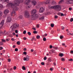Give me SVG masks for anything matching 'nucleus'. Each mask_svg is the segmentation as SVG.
I'll list each match as a JSON object with an SVG mask.
<instances>
[{
    "mask_svg": "<svg viewBox=\"0 0 73 73\" xmlns=\"http://www.w3.org/2000/svg\"><path fill=\"white\" fill-rule=\"evenodd\" d=\"M20 3V1L19 0H15L14 1V4L12 3H10L7 5V7H11L14 10L17 11L19 9L16 7L17 6H19Z\"/></svg>",
    "mask_w": 73,
    "mask_h": 73,
    "instance_id": "f257e3e1",
    "label": "nucleus"
},
{
    "mask_svg": "<svg viewBox=\"0 0 73 73\" xmlns=\"http://www.w3.org/2000/svg\"><path fill=\"white\" fill-rule=\"evenodd\" d=\"M38 17V15L37 14H31V15L30 18L31 20H34L37 19Z\"/></svg>",
    "mask_w": 73,
    "mask_h": 73,
    "instance_id": "f03ea898",
    "label": "nucleus"
},
{
    "mask_svg": "<svg viewBox=\"0 0 73 73\" xmlns=\"http://www.w3.org/2000/svg\"><path fill=\"white\" fill-rule=\"evenodd\" d=\"M50 9H57L58 11H60L61 9V7L60 6L57 5L56 6H52L50 7Z\"/></svg>",
    "mask_w": 73,
    "mask_h": 73,
    "instance_id": "7ed1b4c3",
    "label": "nucleus"
},
{
    "mask_svg": "<svg viewBox=\"0 0 73 73\" xmlns=\"http://www.w3.org/2000/svg\"><path fill=\"white\" fill-rule=\"evenodd\" d=\"M19 27V24L15 23L12 26H11L10 27V28H12V30L13 31H15V29H16V28H18Z\"/></svg>",
    "mask_w": 73,
    "mask_h": 73,
    "instance_id": "20e7f679",
    "label": "nucleus"
},
{
    "mask_svg": "<svg viewBox=\"0 0 73 73\" xmlns=\"http://www.w3.org/2000/svg\"><path fill=\"white\" fill-rule=\"evenodd\" d=\"M4 24V20H2L0 23V29H3V26Z\"/></svg>",
    "mask_w": 73,
    "mask_h": 73,
    "instance_id": "39448f33",
    "label": "nucleus"
},
{
    "mask_svg": "<svg viewBox=\"0 0 73 73\" xmlns=\"http://www.w3.org/2000/svg\"><path fill=\"white\" fill-rule=\"evenodd\" d=\"M25 15L26 18H29L30 17V15L29 13L26 12L25 13Z\"/></svg>",
    "mask_w": 73,
    "mask_h": 73,
    "instance_id": "423d86ee",
    "label": "nucleus"
},
{
    "mask_svg": "<svg viewBox=\"0 0 73 73\" xmlns=\"http://www.w3.org/2000/svg\"><path fill=\"white\" fill-rule=\"evenodd\" d=\"M37 12V10L36 9H33L32 10L31 13V15H36V13Z\"/></svg>",
    "mask_w": 73,
    "mask_h": 73,
    "instance_id": "0eeeda50",
    "label": "nucleus"
},
{
    "mask_svg": "<svg viewBox=\"0 0 73 73\" xmlns=\"http://www.w3.org/2000/svg\"><path fill=\"white\" fill-rule=\"evenodd\" d=\"M45 11V9L43 7H41L40 8L39 12L40 13H43V12Z\"/></svg>",
    "mask_w": 73,
    "mask_h": 73,
    "instance_id": "6e6552de",
    "label": "nucleus"
},
{
    "mask_svg": "<svg viewBox=\"0 0 73 73\" xmlns=\"http://www.w3.org/2000/svg\"><path fill=\"white\" fill-rule=\"evenodd\" d=\"M24 61H29V56L28 55L26 56V58H25L24 59Z\"/></svg>",
    "mask_w": 73,
    "mask_h": 73,
    "instance_id": "1a4fd4ad",
    "label": "nucleus"
},
{
    "mask_svg": "<svg viewBox=\"0 0 73 73\" xmlns=\"http://www.w3.org/2000/svg\"><path fill=\"white\" fill-rule=\"evenodd\" d=\"M11 17H8L7 18V21L8 23H10L11 21Z\"/></svg>",
    "mask_w": 73,
    "mask_h": 73,
    "instance_id": "9d476101",
    "label": "nucleus"
},
{
    "mask_svg": "<svg viewBox=\"0 0 73 73\" xmlns=\"http://www.w3.org/2000/svg\"><path fill=\"white\" fill-rule=\"evenodd\" d=\"M32 4L34 6H35V5H36L37 4V2H36V1L33 0L32 1Z\"/></svg>",
    "mask_w": 73,
    "mask_h": 73,
    "instance_id": "9b49d317",
    "label": "nucleus"
},
{
    "mask_svg": "<svg viewBox=\"0 0 73 73\" xmlns=\"http://www.w3.org/2000/svg\"><path fill=\"white\" fill-rule=\"evenodd\" d=\"M16 15V12L15 11H13L11 13V15L12 16H15V15Z\"/></svg>",
    "mask_w": 73,
    "mask_h": 73,
    "instance_id": "f8f14e48",
    "label": "nucleus"
},
{
    "mask_svg": "<svg viewBox=\"0 0 73 73\" xmlns=\"http://www.w3.org/2000/svg\"><path fill=\"white\" fill-rule=\"evenodd\" d=\"M31 2V0H26L25 1V3H26V5H28L29 3Z\"/></svg>",
    "mask_w": 73,
    "mask_h": 73,
    "instance_id": "ddd939ff",
    "label": "nucleus"
},
{
    "mask_svg": "<svg viewBox=\"0 0 73 73\" xmlns=\"http://www.w3.org/2000/svg\"><path fill=\"white\" fill-rule=\"evenodd\" d=\"M9 12V10L8 9H6L4 11V13L5 15H7Z\"/></svg>",
    "mask_w": 73,
    "mask_h": 73,
    "instance_id": "4468645a",
    "label": "nucleus"
},
{
    "mask_svg": "<svg viewBox=\"0 0 73 73\" xmlns=\"http://www.w3.org/2000/svg\"><path fill=\"white\" fill-rule=\"evenodd\" d=\"M59 56H60V57H62V56H64V54L62 53H60L59 54Z\"/></svg>",
    "mask_w": 73,
    "mask_h": 73,
    "instance_id": "2eb2a0df",
    "label": "nucleus"
},
{
    "mask_svg": "<svg viewBox=\"0 0 73 73\" xmlns=\"http://www.w3.org/2000/svg\"><path fill=\"white\" fill-rule=\"evenodd\" d=\"M39 20H43L44 19V17H42L41 18H39Z\"/></svg>",
    "mask_w": 73,
    "mask_h": 73,
    "instance_id": "dca6fc26",
    "label": "nucleus"
},
{
    "mask_svg": "<svg viewBox=\"0 0 73 73\" xmlns=\"http://www.w3.org/2000/svg\"><path fill=\"white\" fill-rule=\"evenodd\" d=\"M22 69L23 70H26V68H25V67L24 66H23L22 67Z\"/></svg>",
    "mask_w": 73,
    "mask_h": 73,
    "instance_id": "f3484780",
    "label": "nucleus"
},
{
    "mask_svg": "<svg viewBox=\"0 0 73 73\" xmlns=\"http://www.w3.org/2000/svg\"><path fill=\"white\" fill-rule=\"evenodd\" d=\"M23 16L21 15L19 17H18V18H19L20 20H21V19H23Z\"/></svg>",
    "mask_w": 73,
    "mask_h": 73,
    "instance_id": "a211bd4d",
    "label": "nucleus"
},
{
    "mask_svg": "<svg viewBox=\"0 0 73 73\" xmlns=\"http://www.w3.org/2000/svg\"><path fill=\"white\" fill-rule=\"evenodd\" d=\"M36 38L37 39H40V35H37Z\"/></svg>",
    "mask_w": 73,
    "mask_h": 73,
    "instance_id": "6ab92c4d",
    "label": "nucleus"
},
{
    "mask_svg": "<svg viewBox=\"0 0 73 73\" xmlns=\"http://www.w3.org/2000/svg\"><path fill=\"white\" fill-rule=\"evenodd\" d=\"M31 40L32 41H33V40H35L36 41V39H35V37L33 36Z\"/></svg>",
    "mask_w": 73,
    "mask_h": 73,
    "instance_id": "aec40b11",
    "label": "nucleus"
},
{
    "mask_svg": "<svg viewBox=\"0 0 73 73\" xmlns=\"http://www.w3.org/2000/svg\"><path fill=\"white\" fill-rule=\"evenodd\" d=\"M62 2H64V0H61L59 2V4H61V3H62Z\"/></svg>",
    "mask_w": 73,
    "mask_h": 73,
    "instance_id": "412c9836",
    "label": "nucleus"
},
{
    "mask_svg": "<svg viewBox=\"0 0 73 73\" xmlns=\"http://www.w3.org/2000/svg\"><path fill=\"white\" fill-rule=\"evenodd\" d=\"M2 15H3V12L1 11H0V17H1Z\"/></svg>",
    "mask_w": 73,
    "mask_h": 73,
    "instance_id": "4be33fe9",
    "label": "nucleus"
},
{
    "mask_svg": "<svg viewBox=\"0 0 73 73\" xmlns=\"http://www.w3.org/2000/svg\"><path fill=\"white\" fill-rule=\"evenodd\" d=\"M3 42H0V45L1 46V45H3Z\"/></svg>",
    "mask_w": 73,
    "mask_h": 73,
    "instance_id": "5701e85b",
    "label": "nucleus"
},
{
    "mask_svg": "<svg viewBox=\"0 0 73 73\" xmlns=\"http://www.w3.org/2000/svg\"><path fill=\"white\" fill-rule=\"evenodd\" d=\"M54 24H51L50 26L51 27L53 28V27H54Z\"/></svg>",
    "mask_w": 73,
    "mask_h": 73,
    "instance_id": "b1692460",
    "label": "nucleus"
},
{
    "mask_svg": "<svg viewBox=\"0 0 73 73\" xmlns=\"http://www.w3.org/2000/svg\"><path fill=\"white\" fill-rule=\"evenodd\" d=\"M1 40H2V42H6V41H5V40L4 39H2Z\"/></svg>",
    "mask_w": 73,
    "mask_h": 73,
    "instance_id": "393cba45",
    "label": "nucleus"
},
{
    "mask_svg": "<svg viewBox=\"0 0 73 73\" xmlns=\"http://www.w3.org/2000/svg\"><path fill=\"white\" fill-rule=\"evenodd\" d=\"M48 61H49V62H51V58H49L48 59Z\"/></svg>",
    "mask_w": 73,
    "mask_h": 73,
    "instance_id": "a878e982",
    "label": "nucleus"
},
{
    "mask_svg": "<svg viewBox=\"0 0 73 73\" xmlns=\"http://www.w3.org/2000/svg\"><path fill=\"white\" fill-rule=\"evenodd\" d=\"M56 4V2L54 1L52 2V5H54Z\"/></svg>",
    "mask_w": 73,
    "mask_h": 73,
    "instance_id": "bb28decb",
    "label": "nucleus"
},
{
    "mask_svg": "<svg viewBox=\"0 0 73 73\" xmlns=\"http://www.w3.org/2000/svg\"><path fill=\"white\" fill-rule=\"evenodd\" d=\"M53 48H54V49H56V50H57V49H58V47H53Z\"/></svg>",
    "mask_w": 73,
    "mask_h": 73,
    "instance_id": "cd10ccee",
    "label": "nucleus"
},
{
    "mask_svg": "<svg viewBox=\"0 0 73 73\" xmlns=\"http://www.w3.org/2000/svg\"><path fill=\"white\" fill-rule=\"evenodd\" d=\"M4 35H8V32H6Z\"/></svg>",
    "mask_w": 73,
    "mask_h": 73,
    "instance_id": "c85d7f7f",
    "label": "nucleus"
},
{
    "mask_svg": "<svg viewBox=\"0 0 73 73\" xmlns=\"http://www.w3.org/2000/svg\"><path fill=\"white\" fill-rule=\"evenodd\" d=\"M43 40L44 41H46V38H43Z\"/></svg>",
    "mask_w": 73,
    "mask_h": 73,
    "instance_id": "c756f323",
    "label": "nucleus"
},
{
    "mask_svg": "<svg viewBox=\"0 0 73 73\" xmlns=\"http://www.w3.org/2000/svg\"><path fill=\"white\" fill-rule=\"evenodd\" d=\"M17 44H18V45H20V42L19 41H18L17 42Z\"/></svg>",
    "mask_w": 73,
    "mask_h": 73,
    "instance_id": "7c9ffc66",
    "label": "nucleus"
},
{
    "mask_svg": "<svg viewBox=\"0 0 73 73\" xmlns=\"http://www.w3.org/2000/svg\"><path fill=\"white\" fill-rule=\"evenodd\" d=\"M3 8V6L2 5L0 4V8Z\"/></svg>",
    "mask_w": 73,
    "mask_h": 73,
    "instance_id": "2f4dec72",
    "label": "nucleus"
},
{
    "mask_svg": "<svg viewBox=\"0 0 73 73\" xmlns=\"http://www.w3.org/2000/svg\"><path fill=\"white\" fill-rule=\"evenodd\" d=\"M51 52L52 53H54V52H55V50H51Z\"/></svg>",
    "mask_w": 73,
    "mask_h": 73,
    "instance_id": "473e14b6",
    "label": "nucleus"
},
{
    "mask_svg": "<svg viewBox=\"0 0 73 73\" xmlns=\"http://www.w3.org/2000/svg\"><path fill=\"white\" fill-rule=\"evenodd\" d=\"M27 34L29 36H31V32H28Z\"/></svg>",
    "mask_w": 73,
    "mask_h": 73,
    "instance_id": "72a5a7b5",
    "label": "nucleus"
},
{
    "mask_svg": "<svg viewBox=\"0 0 73 73\" xmlns=\"http://www.w3.org/2000/svg\"><path fill=\"white\" fill-rule=\"evenodd\" d=\"M67 34L68 35H71V33H70V32H68L67 33Z\"/></svg>",
    "mask_w": 73,
    "mask_h": 73,
    "instance_id": "f704fd0d",
    "label": "nucleus"
},
{
    "mask_svg": "<svg viewBox=\"0 0 73 73\" xmlns=\"http://www.w3.org/2000/svg\"><path fill=\"white\" fill-rule=\"evenodd\" d=\"M41 64L42 65H44L45 64L44 63V62H42L41 63Z\"/></svg>",
    "mask_w": 73,
    "mask_h": 73,
    "instance_id": "c9c22d12",
    "label": "nucleus"
},
{
    "mask_svg": "<svg viewBox=\"0 0 73 73\" xmlns=\"http://www.w3.org/2000/svg\"><path fill=\"white\" fill-rule=\"evenodd\" d=\"M73 21V18H71L70 19V21L71 22H72Z\"/></svg>",
    "mask_w": 73,
    "mask_h": 73,
    "instance_id": "e433bc0d",
    "label": "nucleus"
},
{
    "mask_svg": "<svg viewBox=\"0 0 73 73\" xmlns=\"http://www.w3.org/2000/svg\"><path fill=\"white\" fill-rule=\"evenodd\" d=\"M11 59L9 58L8 59V62H11Z\"/></svg>",
    "mask_w": 73,
    "mask_h": 73,
    "instance_id": "4c0bfd02",
    "label": "nucleus"
},
{
    "mask_svg": "<svg viewBox=\"0 0 73 73\" xmlns=\"http://www.w3.org/2000/svg\"><path fill=\"white\" fill-rule=\"evenodd\" d=\"M9 40H10V39H9V38H7L6 40V41H9Z\"/></svg>",
    "mask_w": 73,
    "mask_h": 73,
    "instance_id": "58836bf2",
    "label": "nucleus"
},
{
    "mask_svg": "<svg viewBox=\"0 0 73 73\" xmlns=\"http://www.w3.org/2000/svg\"><path fill=\"white\" fill-rule=\"evenodd\" d=\"M55 19H57L58 18V16L57 15H55L54 16Z\"/></svg>",
    "mask_w": 73,
    "mask_h": 73,
    "instance_id": "ea45409f",
    "label": "nucleus"
},
{
    "mask_svg": "<svg viewBox=\"0 0 73 73\" xmlns=\"http://www.w3.org/2000/svg\"><path fill=\"white\" fill-rule=\"evenodd\" d=\"M23 33L24 35L26 34V31L25 30L23 32Z\"/></svg>",
    "mask_w": 73,
    "mask_h": 73,
    "instance_id": "a19ab883",
    "label": "nucleus"
},
{
    "mask_svg": "<svg viewBox=\"0 0 73 73\" xmlns=\"http://www.w3.org/2000/svg\"><path fill=\"white\" fill-rule=\"evenodd\" d=\"M17 68L16 67V66H15L13 67V69H14V70H15V69H16Z\"/></svg>",
    "mask_w": 73,
    "mask_h": 73,
    "instance_id": "79ce46f5",
    "label": "nucleus"
},
{
    "mask_svg": "<svg viewBox=\"0 0 73 73\" xmlns=\"http://www.w3.org/2000/svg\"><path fill=\"white\" fill-rule=\"evenodd\" d=\"M33 33H34V34H36L37 33V31H34L33 32Z\"/></svg>",
    "mask_w": 73,
    "mask_h": 73,
    "instance_id": "37998d69",
    "label": "nucleus"
},
{
    "mask_svg": "<svg viewBox=\"0 0 73 73\" xmlns=\"http://www.w3.org/2000/svg\"><path fill=\"white\" fill-rule=\"evenodd\" d=\"M61 60L62 61H65V59L64 58H62Z\"/></svg>",
    "mask_w": 73,
    "mask_h": 73,
    "instance_id": "c03bdc74",
    "label": "nucleus"
},
{
    "mask_svg": "<svg viewBox=\"0 0 73 73\" xmlns=\"http://www.w3.org/2000/svg\"><path fill=\"white\" fill-rule=\"evenodd\" d=\"M15 52H17V51H18V49L17 48H15Z\"/></svg>",
    "mask_w": 73,
    "mask_h": 73,
    "instance_id": "a18cd8bd",
    "label": "nucleus"
},
{
    "mask_svg": "<svg viewBox=\"0 0 73 73\" xmlns=\"http://www.w3.org/2000/svg\"><path fill=\"white\" fill-rule=\"evenodd\" d=\"M3 33V31L1 30H0V36H1V34Z\"/></svg>",
    "mask_w": 73,
    "mask_h": 73,
    "instance_id": "49530a36",
    "label": "nucleus"
},
{
    "mask_svg": "<svg viewBox=\"0 0 73 73\" xmlns=\"http://www.w3.org/2000/svg\"><path fill=\"white\" fill-rule=\"evenodd\" d=\"M44 60H46V57H44Z\"/></svg>",
    "mask_w": 73,
    "mask_h": 73,
    "instance_id": "de8ad7c7",
    "label": "nucleus"
},
{
    "mask_svg": "<svg viewBox=\"0 0 73 73\" xmlns=\"http://www.w3.org/2000/svg\"><path fill=\"white\" fill-rule=\"evenodd\" d=\"M60 39H62V38H63V36H60Z\"/></svg>",
    "mask_w": 73,
    "mask_h": 73,
    "instance_id": "09e8293b",
    "label": "nucleus"
},
{
    "mask_svg": "<svg viewBox=\"0 0 73 73\" xmlns=\"http://www.w3.org/2000/svg\"><path fill=\"white\" fill-rule=\"evenodd\" d=\"M31 7V6H28L27 7V8H30Z\"/></svg>",
    "mask_w": 73,
    "mask_h": 73,
    "instance_id": "8fccbe9b",
    "label": "nucleus"
},
{
    "mask_svg": "<svg viewBox=\"0 0 73 73\" xmlns=\"http://www.w3.org/2000/svg\"><path fill=\"white\" fill-rule=\"evenodd\" d=\"M23 54L25 55H26L27 54V52H23Z\"/></svg>",
    "mask_w": 73,
    "mask_h": 73,
    "instance_id": "3c124183",
    "label": "nucleus"
},
{
    "mask_svg": "<svg viewBox=\"0 0 73 73\" xmlns=\"http://www.w3.org/2000/svg\"><path fill=\"white\" fill-rule=\"evenodd\" d=\"M32 29H33L34 31H36V28L35 27L34 28H32Z\"/></svg>",
    "mask_w": 73,
    "mask_h": 73,
    "instance_id": "603ef678",
    "label": "nucleus"
},
{
    "mask_svg": "<svg viewBox=\"0 0 73 73\" xmlns=\"http://www.w3.org/2000/svg\"><path fill=\"white\" fill-rule=\"evenodd\" d=\"M69 61H73V59L71 58V59H70L69 60Z\"/></svg>",
    "mask_w": 73,
    "mask_h": 73,
    "instance_id": "864d4df0",
    "label": "nucleus"
},
{
    "mask_svg": "<svg viewBox=\"0 0 73 73\" xmlns=\"http://www.w3.org/2000/svg\"><path fill=\"white\" fill-rule=\"evenodd\" d=\"M64 27H61V29L62 30H64Z\"/></svg>",
    "mask_w": 73,
    "mask_h": 73,
    "instance_id": "5fc2aeb1",
    "label": "nucleus"
},
{
    "mask_svg": "<svg viewBox=\"0 0 73 73\" xmlns=\"http://www.w3.org/2000/svg\"><path fill=\"white\" fill-rule=\"evenodd\" d=\"M15 32L16 33H18V31L17 30H15Z\"/></svg>",
    "mask_w": 73,
    "mask_h": 73,
    "instance_id": "6e6d98bb",
    "label": "nucleus"
},
{
    "mask_svg": "<svg viewBox=\"0 0 73 73\" xmlns=\"http://www.w3.org/2000/svg\"><path fill=\"white\" fill-rule=\"evenodd\" d=\"M53 47V46H52V45H50V49H51V48H52Z\"/></svg>",
    "mask_w": 73,
    "mask_h": 73,
    "instance_id": "4d7b16f0",
    "label": "nucleus"
},
{
    "mask_svg": "<svg viewBox=\"0 0 73 73\" xmlns=\"http://www.w3.org/2000/svg\"><path fill=\"white\" fill-rule=\"evenodd\" d=\"M3 49V47H0V50H2Z\"/></svg>",
    "mask_w": 73,
    "mask_h": 73,
    "instance_id": "13d9d810",
    "label": "nucleus"
},
{
    "mask_svg": "<svg viewBox=\"0 0 73 73\" xmlns=\"http://www.w3.org/2000/svg\"><path fill=\"white\" fill-rule=\"evenodd\" d=\"M5 52V50H3L2 51V52L3 53H4Z\"/></svg>",
    "mask_w": 73,
    "mask_h": 73,
    "instance_id": "bf43d9fd",
    "label": "nucleus"
},
{
    "mask_svg": "<svg viewBox=\"0 0 73 73\" xmlns=\"http://www.w3.org/2000/svg\"><path fill=\"white\" fill-rule=\"evenodd\" d=\"M69 10L70 11H71V10H72V8L70 7V8H69Z\"/></svg>",
    "mask_w": 73,
    "mask_h": 73,
    "instance_id": "052dcab7",
    "label": "nucleus"
},
{
    "mask_svg": "<svg viewBox=\"0 0 73 73\" xmlns=\"http://www.w3.org/2000/svg\"><path fill=\"white\" fill-rule=\"evenodd\" d=\"M23 50H24V51H26L27 50V48H24L23 49Z\"/></svg>",
    "mask_w": 73,
    "mask_h": 73,
    "instance_id": "680f3d73",
    "label": "nucleus"
},
{
    "mask_svg": "<svg viewBox=\"0 0 73 73\" xmlns=\"http://www.w3.org/2000/svg\"><path fill=\"white\" fill-rule=\"evenodd\" d=\"M11 40L13 41H15V39L13 38H12Z\"/></svg>",
    "mask_w": 73,
    "mask_h": 73,
    "instance_id": "e2e57ef3",
    "label": "nucleus"
},
{
    "mask_svg": "<svg viewBox=\"0 0 73 73\" xmlns=\"http://www.w3.org/2000/svg\"><path fill=\"white\" fill-rule=\"evenodd\" d=\"M62 46H65V43H62Z\"/></svg>",
    "mask_w": 73,
    "mask_h": 73,
    "instance_id": "0e129e2a",
    "label": "nucleus"
},
{
    "mask_svg": "<svg viewBox=\"0 0 73 73\" xmlns=\"http://www.w3.org/2000/svg\"><path fill=\"white\" fill-rule=\"evenodd\" d=\"M61 16H64V14H63L62 13H61Z\"/></svg>",
    "mask_w": 73,
    "mask_h": 73,
    "instance_id": "69168bd1",
    "label": "nucleus"
},
{
    "mask_svg": "<svg viewBox=\"0 0 73 73\" xmlns=\"http://www.w3.org/2000/svg\"><path fill=\"white\" fill-rule=\"evenodd\" d=\"M23 39L24 40H27V38L26 37H24Z\"/></svg>",
    "mask_w": 73,
    "mask_h": 73,
    "instance_id": "338daca9",
    "label": "nucleus"
},
{
    "mask_svg": "<svg viewBox=\"0 0 73 73\" xmlns=\"http://www.w3.org/2000/svg\"><path fill=\"white\" fill-rule=\"evenodd\" d=\"M67 4H69L70 3V2H69V1H67Z\"/></svg>",
    "mask_w": 73,
    "mask_h": 73,
    "instance_id": "774afa93",
    "label": "nucleus"
}]
</instances>
